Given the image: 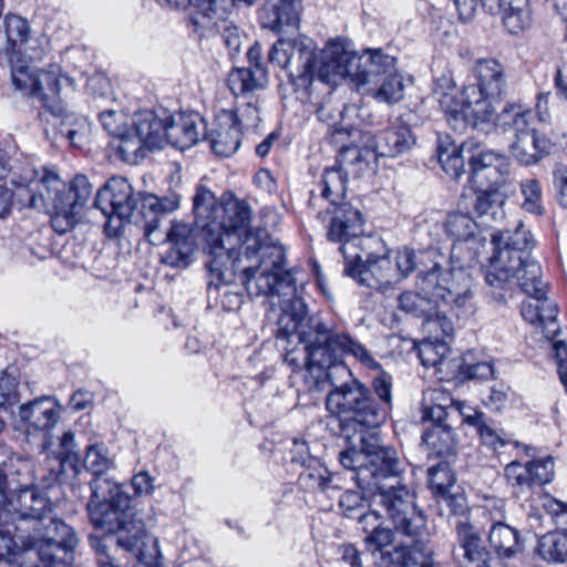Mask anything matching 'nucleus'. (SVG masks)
Segmentation results:
<instances>
[{"mask_svg":"<svg viewBox=\"0 0 567 567\" xmlns=\"http://www.w3.org/2000/svg\"><path fill=\"white\" fill-rule=\"evenodd\" d=\"M525 274L529 278L516 281V286L530 299L523 302L520 313L529 323L542 327L547 339L554 338L559 330L556 322L558 309L554 301L546 298L547 284L542 279L539 264H528Z\"/></svg>","mask_w":567,"mask_h":567,"instance_id":"16","label":"nucleus"},{"mask_svg":"<svg viewBox=\"0 0 567 567\" xmlns=\"http://www.w3.org/2000/svg\"><path fill=\"white\" fill-rule=\"evenodd\" d=\"M393 532L381 524H372L365 537L371 556L378 567H441L434 559L433 549L424 542L413 540L412 545L389 548Z\"/></svg>","mask_w":567,"mask_h":567,"instance_id":"15","label":"nucleus"},{"mask_svg":"<svg viewBox=\"0 0 567 567\" xmlns=\"http://www.w3.org/2000/svg\"><path fill=\"white\" fill-rule=\"evenodd\" d=\"M488 542L503 558H512L522 550L518 530L501 520H494L488 532Z\"/></svg>","mask_w":567,"mask_h":567,"instance_id":"44","label":"nucleus"},{"mask_svg":"<svg viewBox=\"0 0 567 567\" xmlns=\"http://www.w3.org/2000/svg\"><path fill=\"white\" fill-rule=\"evenodd\" d=\"M431 332L435 333L434 340L427 339L421 342L417 350L419 358L424 367H432L442 371L441 367L445 364L450 348L446 342L440 340L441 337H445L440 328Z\"/></svg>","mask_w":567,"mask_h":567,"instance_id":"50","label":"nucleus"},{"mask_svg":"<svg viewBox=\"0 0 567 567\" xmlns=\"http://www.w3.org/2000/svg\"><path fill=\"white\" fill-rule=\"evenodd\" d=\"M206 124L198 113H178L166 117L165 143L179 150L194 146L205 136Z\"/></svg>","mask_w":567,"mask_h":567,"instance_id":"26","label":"nucleus"},{"mask_svg":"<svg viewBox=\"0 0 567 567\" xmlns=\"http://www.w3.org/2000/svg\"><path fill=\"white\" fill-rule=\"evenodd\" d=\"M380 374L372 381V389L353 378L351 370L340 360L326 377L331 390L326 398V408L340 421L341 430L349 436L351 432H365L382 425L392 410L391 377L381 367L374 369Z\"/></svg>","mask_w":567,"mask_h":567,"instance_id":"3","label":"nucleus"},{"mask_svg":"<svg viewBox=\"0 0 567 567\" xmlns=\"http://www.w3.org/2000/svg\"><path fill=\"white\" fill-rule=\"evenodd\" d=\"M282 287L285 292L279 303L277 338L288 342L296 339L303 344L287 350L284 357L293 372L306 369L311 374L316 373V388L321 390L327 371L344 355H353L369 369L380 368L367 348L348 333L331 329L319 317H307V307L298 296L297 286L284 284Z\"/></svg>","mask_w":567,"mask_h":567,"instance_id":"2","label":"nucleus"},{"mask_svg":"<svg viewBox=\"0 0 567 567\" xmlns=\"http://www.w3.org/2000/svg\"><path fill=\"white\" fill-rule=\"evenodd\" d=\"M61 406L51 396L38 398L19 408L20 420L34 431H49L60 417Z\"/></svg>","mask_w":567,"mask_h":567,"instance_id":"33","label":"nucleus"},{"mask_svg":"<svg viewBox=\"0 0 567 567\" xmlns=\"http://www.w3.org/2000/svg\"><path fill=\"white\" fill-rule=\"evenodd\" d=\"M300 483L308 489L329 493L337 491L339 478L316 458H309L305 470L299 475Z\"/></svg>","mask_w":567,"mask_h":567,"instance_id":"45","label":"nucleus"},{"mask_svg":"<svg viewBox=\"0 0 567 567\" xmlns=\"http://www.w3.org/2000/svg\"><path fill=\"white\" fill-rule=\"evenodd\" d=\"M357 130L334 126L328 140L329 143L339 148L337 162L347 168H354L355 173H364L370 167L371 152L354 145Z\"/></svg>","mask_w":567,"mask_h":567,"instance_id":"29","label":"nucleus"},{"mask_svg":"<svg viewBox=\"0 0 567 567\" xmlns=\"http://www.w3.org/2000/svg\"><path fill=\"white\" fill-rule=\"evenodd\" d=\"M83 465L94 475L93 480L106 478L104 475L113 468L114 461L104 444L95 443L86 447Z\"/></svg>","mask_w":567,"mask_h":567,"instance_id":"52","label":"nucleus"},{"mask_svg":"<svg viewBox=\"0 0 567 567\" xmlns=\"http://www.w3.org/2000/svg\"><path fill=\"white\" fill-rule=\"evenodd\" d=\"M166 117L162 118L151 110L135 114L133 131L146 145L148 151L162 148L165 144Z\"/></svg>","mask_w":567,"mask_h":567,"instance_id":"40","label":"nucleus"},{"mask_svg":"<svg viewBox=\"0 0 567 567\" xmlns=\"http://www.w3.org/2000/svg\"><path fill=\"white\" fill-rule=\"evenodd\" d=\"M468 164L475 183L498 187L509 174V161L505 155L480 147L468 153Z\"/></svg>","mask_w":567,"mask_h":567,"instance_id":"25","label":"nucleus"},{"mask_svg":"<svg viewBox=\"0 0 567 567\" xmlns=\"http://www.w3.org/2000/svg\"><path fill=\"white\" fill-rule=\"evenodd\" d=\"M134 529L140 530V534L135 536L130 533L127 535L132 545L131 548H124L127 559L133 555L143 567H161L162 554L157 539L145 532L142 522H137Z\"/></svg>","mask_w":567,"mask_h":567,"instance_id":"41","label":"nucleus"},{"mask_svg":"<svg viewBox=\"0 0 567 567\" xmlns=\"http://www.w3.org/2000/svg\"><path fill=\"white\" fill-rule=\"evenodd\" d=\"M143 195L134 194L133 187L126 178L112 177L97 190L94 206L109 218V224L116 217L120 223L126 221L141 227L137 216L142 215L141 196Z\"/></svg>","mask_w":567,"mask_h":567,"instance_id":"18","label":"nucleus"},{"mask_svg":"<svg viewBox=\"0 0 567 567\" xmlns=\"http://www.w3.org/2000/svg\"><path fill=\"white\" fill-rule=\"evenodd\" d=\"M494 252L485 272L487 293L494 301L502 303L516 286V281L529 278L525 274L528 264H537L530 259L529 250L534 239L528 229L519 223L514 231L504 230L492 235Z\"/></svg>","mask_w":567,"mask_h":567,"instance_id":"7","label":"nucleus"},{"mask_svg":"<svg viewBox=\"0 0 567 567\" xmlns=\"http://www.w3.org/2000/svg\"><path fill=\"white\" fill-rule=\"evenodd\" d=\"M440 303L457 317L446 305L431 295L423 296L420 292L405 291L398 297L399 309L408 315L423 319L424 326L429 331H436L440 328L442 334L452 336L454 332L453 323L445 315L441 313L439 310Z\"/></svg>","mask_w":567,"mask_h":567,"instance_id":"22","label":"nucleus"},{"mask_svg":"<svg viewBox=\"0 0 567 567\" xmlns=\"http://www.w3.org/2000/svg\"><path fill=\"white\" fill-rule=\"evenodd\" d=\"M75 186L79 193L72 202L53 207L50 210L53 212L51 225L58 234H65L76 225L78 216L91 196L92 186L86 176L76 175Z\"/></svg>","mask_w":567,"mask_h":567,"instance_id":"31","label":"nucleus"},{"mask_svg":"<svg viewBox=\"0 0 567 567\" xmlns=\"http://www.w3.org/2000/svg\"><path fill=\"white\" fill-rule=\"evenodd\" d=\"M55 462L58 470L55 471L53 467L50 470L53 477L50 480L48 485H51L54 482H59L61 480V475L64 474L68 470L72 471L74 474L80 472V456L78 452L59 454V457L55 460Z\"/></svg>","mask_w":567,"mask_h":567,"instance_id":"62","label":"nucleus"},{"mask_svg":"<svg viewBox=\"0 0 567 567\" xmlns=\"http://www.w3.org/2000/svg\"><path fill=\"white\" fill-rule=\"evenodd\" d=\"M178 207L179 196L177 194L162 198L153 194H144L141 196L142 215L137 216V220H141V228L148 243L153 245L163 240L169 243L171 247L162 258L164 264L174 268H187L193 261L196 247L195 229L186 223L173 221L165 238L157 235L162 217Z\"/></svg>","mask_w":567,"mask_h":567,"instance_id":"8","label":"nucleus"},{"mask_svg":"<svg viewBox=\"0 0 567 567\" xmlns=\"http://www.w3.org/2000/svg\"><path fill=\"white\" fill-rule=\"evenodd\" d=\"M364 454L354 447L343 450L339 454V461L344 468L353 471L352 480L357 482L358 473L361 467L367 466Z\"/></svg>","mask_w":567,"mask_h":567,"instance_id":"64","label":"nucleus"},{"mask_svg":"<svg viewBox=\"0 0 567 567\" xmlns=\"http://www.w3.org/2000/svg\"><path fill=\"white\" fill-rule=\"evenodd\" d=\"M415 142L411 127L403 123H394L374 136L375 152L386 157H396L409 152Z\"/></svg>","mask_w":567,"mask_h":567,"instance_id":"35","label":"nucleus"},{"mask_svg":"<svg viewBox=\"0 0 567 567\" xmlns=\"http://www.w3.org/2000/svg\"><path fill=\"white\" fill-rule=\"evenodd\" d=\"M436 250L421 251L419 255L408 248L398 250L395 270L408 277L419 269L416 286L424 295L441 300L461 320H468L477 310L475 300V281L464 266H456V248L451 252L450 267L443 269L435 260Z\"/></svg>","mask_w":567,"mask_h":567,"instance_id":"4","label":"nucleus"},{"mask_svg":"<svg viewBox=\"0 0 567 567\" xmlns=\"http://www.w3.org/2000/svg\"><path fill=\"white\" fill-rule=\"evenodd\" d=\"M241 130L235 125V117L230 113L217 116L215 127L209 134L210 146L219 156H231L240 145Z\"/></svg>","mask_w":567,"mask_h":567,"instance_id":"38","label":"nucleus"},{"mask_svg":"<svg viewBox=\"0 0 567 567\" xmlns=\"http://www.w3.org/2000/svg\"><path fill=\"white\" fill-rule=\"evenodd\" d=\"M39 169L27 166L22 168V172L12 179V184L16 186V197L18 203L22 207H29V193H45V189L38 186Z\"/></svg>","mask_w":567,"mask_h":567,"instance_id":"54","label":"nucleus"},{"mask_svg":"<svg viewBox=\"0 0 567 567\" xmlns=\"http://www.w3.org/2000/svg\"><path fill=\"white\" fill-rule=\"evenodd\" d=\"M311 58L310 79L305 87L299 90L309 91L316 80L326 85L336 86L340 81L349 78L355 85V75L359 73V62H362L363 53L358 54L343 40H330L318 52L312 42Z\"/></svg>","mask_w":567,"mask_h":567,"instance_id":"14","label":"nucleus"},{"mask_svg":"<svg viewBox=\"0 0 567 567\" xmlns=\"http://www.w3.org/2000/svg\"><path fill=\"white\" fill-rule=\"evenodd\" d=\"M561 141H551L544 135H540L537 131L524 135L522 138L514 140L511 145V152L513 156L524 165H533L538 163L542 158L547 156L554 145H567V136L564 135Z\"/></svg>","mask_w":567,"mask_h":567,"instance_id":"36","label":"nucleus"},{"mask_svg":"<svg viewBox=\"0 0 567 567\" xmlns=\"http://www.w3.org/2000/svg\"><path fill=\"white\" fill-rule=\"evenodd\" d=\"M359 432L360 452L364 454L367 466L361 467L358 473L357 484L359 487L375 486V480L395 478L405 468V462L398 455L393 447L383 446L379 435L374 432Z\"/></svg>","mask_w":567,"mask_h":567,"instance_id":"17","label":"nucleus"},{"mask_svg":"<svg viewBox=\"0 0 567 567\" xmlns=\"http://www.w3.org/2000/svg\"><path fill=\"white\" fill-rule=\"evenodd\" d=\"M164 2L176 9L189 6V27L199 38L208 37L214 32L216 21L213 20L212 12L220 13L228 4L227 0H164Z\"/></svg>","mask_w":567,"mask_h":567,"instance_id":"30","label":"nucleus"},{"mask_svg":"<svg viewBox=\"0 0 567 567\" xmlns=\"http://www.w3.org/2000/svg\"><path fill=\"white\" fill-rule=\"evenodd\" d=\"M18 400L17 369L7 368L0 373V406L13 405Z\"/></svg>","mask_w":567,"mask_h":567,"instance_id":"58","label":"nucleus"},{"mask_svg":"<svg viewBox=\"0 0 567 567\" xmlns=\"http://www.w3.org/2000/svg\"><path fill=\"white\" fill-rule=\"evenodd\" d=\"M286 251L278 243L268 241L265 233H249L243 243L240 255L209 257L208 298L226 311L241 307L244 286L250 296L270 298L272 306L284 299V284L296 286L291 271L285 269Z\"/></svg>","mask_w":567,"mask_h":567,"instance_id":"1","label":"nucleus"},{"mask_svg":"<svg viewBox=\"0 0 567 567\" xmlns=\"http://www.w3.org/2000/svg\"><path fill=\"white\" fill-rule=\"evenodd\" d=\"M363 244L361 235L347 245V255L344 257V274L355 279L360 285L375 288L379 285L389 282L392 271L391 259L386 252L367 254V259L362 262L360 246Z\"/></svg>","mask_w":567,"mask_h":567,"instance_id":"21","label":"nucleus"},{"mask_svg":"<svg viewBox=\"0 0 567 567\" xmlns=\"http://www.w3.org/2000/svg\"><path fill=\"white\" fill-rule=\"evenodd\" d=\"M343 104L333 99L331 93L324 97L323 102L317 107L316 114L319 121L326 123L329 127L337 126L342 117Z\"/></svg>","mask_w":567,"mask_h":567,"instance_id":"59","label":"nucleus"},{"mask_svg":"<svg viewBox=\"0 0 567 567\" xmlns=\"http://www.w3.org/2000/svg\"><path fill=\"white\" fill-rule=\"evenodd\" d=\"M494 9L486 8L491 14H501L505 28L511 33L524 31L532 24L529 0H494Z\"/></svg>","mask_w":567,"mask_h":567,"instance_id":"39","label":"nucleus"},{"mask_svg":"<svg viewBox=\"0 0 567 567\" xmlns=\"http://www.w3.org/2000/svg\"><path fill=\"white\" fill-rule=\"evenodd\" d=\"M89 544L94 550L97 567H126L128 559L123 548L132 546L126 539L91 534Z\"/></svg>","mask_w":567,"mask_h":567,"instance_id":"37","label":"nucleus"},{"mask_svg":"<svg viewBox=\"0 0 567 567\" xmlns=\"http://www.w3.org/2000/svg\"><path fill=\"white\" fill-rule=\"evenodd\" d=\"M90 486L92 495L87 503V512L92 525L104 530L102 536L124 538L130 543V533L135 536L140 534V530L134 529L137 522L130 519L126 514L131 496L110 478L92 480Z\"/></svg>","mask_w":567,"mask_h":567,"instance_id":"10","label":"nucleus"},{"mask_svg":"<svg viewBox=\"0 0 567 567\" xmlns=\"http://www.w3.org/2000/svg\"><path fill=\"white\" fill-rule=\"evenodd\" d=\"M475 83L465 86V97L471 126L494 120L495 106L506 94L508 82L504 65L495 59H480L473 69Z\"/></svg>","mask_w":567,"mask_h":567,"instance_id":"11","label":"nucleus"},{"mask_svg":"<svg viewBox=\"0 0 567 567\" xmlns=\"http://www.w3.org/2000/svg\"><path fill=\"white\" fill-rule=\"evenodd\" d=\"M505 200V195L497 189L480 192L474 202V210L486 225L499 223L506 216L504 210Z\"/></svg>","mask_w":567,"mask_h":567,"instance_id":"49","label":"nucleus"},{"mask_svg":"<svg viewBox=\"0 0 567 567\" xmlns=\"http://www.w3.org/2000/svg\"><path fill=\"white\" fill-rule=\"evenodd\" d=\"M99 120L103 128L114 138L127 128L125 115L121 112L103 111L99 114Z\"/></svg>","mask_w":567,"mask_h":567,"instance_id":"61","label":"nucleus"},{"mask_svg":"<svg viewBox=\"0 0 567 567\" xmlns=\"http://www.w3.org/2000/svg\"><path fill=\"white\" fill-rule=\"evenodd\" d=\"M112 147L121 159L128 164H137L145 156V150H147L136 133L128 128L113 140Z\"/></svg>","mask_w":567,"mask_h":567,"instance_id":"51","label":"nucleus"},{"mask_svg":"<svg viewBox=\"0 0 567 567\" xmlns=\"http://www.w3.org/2000/svg\"><path fill=\"white\" fill-rule=\"evenodd\" d=\"M434 235L436 238V243L443 240V235L453 240L454 245L452 249L456 248V266H464L470 272V268L466 264V260H461L458 256V245L460 243H468V241H482V245L486 241V238L482 236L478 224L473 219L470 214L454 212L446 215L443 221L436 223L433 226V230L430 233ZM453 250H451L452 252Z\"/></svg>","mask_w":567,"mask_h":567,"instance_id":"23","label":"nucleus"},{"mask_svg":"<svg viewBox=\"0 0 567 567\" xmlns=\"http://www.w3.org/2000/svg\"><path fill=\"white\" fill-rule=\"evenodd\" d=\"M219 206L220 204H217L216 197L209 188L203 185L197 186L193 198V212L203 231L204 225L214 219Z\"/></svg>","mask_w":567,"mask_h":567,"instance_id":"53","label":"nucleus"},{"mask_svg":"<svg viewBox=\"0 0 567 567\" xmlns=\"http://www.w3.org/2000/svg\"><path fill=\"white\" fill-rule=\"evenodd\" d=\"M38 186L45 193H29V208L50 212L51 208L72 202L78 195L75 177L68 185L60 176L49 169L39 171Z\"/></svg>","mask_w":567,"mask_h":567,"instance_id":"24","label":"nucleus"},{"mask_svg":"<svg viewBox=\"0 0 567 567\" xmlns=\"http://www.w3.org/2000/svg\"><path fill=\"white\" fill-rule=\"evenodd\" d=\"M11 70V81L16 90L23 95L35 97L42 105L40 116L49 122L50 114L55 122L58 134L66 138L72 146H80L82 134L75 127L76 117L66 113L59 96L62 80L73 85V80L64 76L58 65L45 70L31 69L23 55L7 58Z\"/></svg>","mask_w":567,"mask_h":567,"instance_id":"5","label":"nucleus"},{"mask_svg":"<svg viewBox=\"0 0 567 567\" xmlns=\"http://www.w3.org/2000/svg\"><path fill=\"white\" fill-rule=\"evenodd\" d=\"M449 400V405L433 403L423 408L422 420L430 421L432 424L423 432L422 442L432 454L439 457L451 456L456 449L455 433L452 425L447 423L452 414H457L454 410L456 402Z\"/></svg>","mask_w":567,"mask_h":567,"instance_id":"20","label":"nucleus"},{"mask_svg":"<svg viewBox=\"0 0 567 567\" xmlns=\"http://www.w3.org/2000/svg\"><path fill=\"white\" fill-rule=\"evenodd\" d=\"M235 117V125L239 126L240 130L256 128L260 122L259 110L256 104L249 102L237 107L236 111H229Z\"/></svg>","mask_w":567,"mask_h":567,"instance_id":"60","label":"nucleus"},{"mask_svg":"<svg viewBox=\"0 0 567 567\" xmlns=\"http://www.w3.org/2000/svg\"><path fill=\"white\" fill-rule=\"evenodd\" d=\"M354 177L363 173H355L354 168H347L337 162L332 167L323 171L320 182V196L310 193L309 205L313 208L320 206L318 202H327L324 210H319L317 217L321 220L330 219L328 239L340 244L339 251L347 255V245L363 234L364 219L361 210L346 199L349 175Z\"/></svg>","mask_w":567,"mask_h":567,"instance_id":"6","label":"nucleus"},{"mask_svg":"<svg viewBox=\"0 0 567 567\" xmlns=\"http://www.w3.org/2000/svg\"><path fill=\"white\" fill-rule=\"evenodd\" d=\"M455 476L447 463H439L429 468V485L439 496H445L454 488Z\"/></svg>","mask_w":567,"mask_h":567,"instance_id":"56","label":"nucleus"},{"mask_svg":"<svg viewBox=\"0 0 567 567\" xmlns=\"http://www.w3.org/2000/svg\"><path fill=\"white\" fill-rule=\"evenodd\" d=\"M312 40L299 37L292 40L279 39L269 52V63L285 70L297 90L309 81Z\"/></svg>","mask_w":567,"mask_h":567,"instance_id":"19","label":"nucleus"},{"mask_svg":"<svg viewBox=\"0 0 567 567\" xmlns=\"http://www.w3.org/2000/svg\"><path fill=\"white\" fill-rule=\"evenodd\" d=\"M520 193L524 198L522 203L523 209L530 214L540 215L543 206L539 183L533 178L523 181L520 183Z\"/></svg>","mask_w":567,"mask_h":567,"instance_id":"57","label":"nucleus"},{"mask_svg":"<svg viewBox=\"0 0 567 567\" xmlns=\"http://www.w3.org/2000/svg\"><path fill=\"white\" fill-rule=\"evenodd\" d=\"M214 219L204 225V240L208 257H231L240 255L243 243L249 233H265L268 241L275 243L265 229H249L251 210L241 199L230 196L216 210Z\"/></svg>","mask_w":567,"mask_h":567,"instance_id":"9","label":"nucleus"},{"mask_svg":"<svg viewBox=\"0 0 567 567\" xmlns=\"http://www.w3.org/2000/svg\"><path fill=\"white\" fill-rule=\"evenodd\" d=\"M505 476L509 484L522 491L543 486L554 477V461L550 456L525 464L513 461L506 465Z\"/></svg>","mask_w":567,"mask_h":567,"instance_id":"27","label":"nucleus"},{"mask_svg":"<svg viewBox=\"0 0 567 567\" xmlns=\"http://www.w3.org/2000/svg\"><path fill=\"white\" fill-rule=\"evenodd\" d=\"M339 506L344 516L354 519L363 512V497L359 492L346 491L339 499Z\"/></svg>","mask_w":567,"mask_h":567,"instance_id":"63","label":"nucleus"},{"mask_svg":"<svg viewBox=\"0 0 567 567\" xmlns=\"http://www.w3.org/2000/svg\"><path fill=\"white\" fill-rule=\"evenodd\" d=\"M538 551L545 560L564 561L567 558V536L560 533L546 534L539 540Z\"/></svg>","mask_w":567,"mask_h":567,"instance_id":"55","label":"nucleus"},{"mask_svg":"<svg viewBox=\"0 0 567 567\" xmlns=\"http://www.w3.org/2000/svg\"><path fill=\"white\" fill-rule=\"evenodd\" d=\"M456 85L451 75L443 74L435 79L433 84V94L444 111L449 125L454 130L462 132L471 125V116L467 114L466 101L463 96L462 102L455 97Z\"/></svg>","mask_w":567,"mask_h":567,"instance_id":"28","label":"nucleus"},{"mask_svg":"<svg viewBox=\"0 0 567 567\" xmlns=\"http://www.w3.org/2000/svg\"><path fill=\"white\" fill-rule=\"evenodd\" d=\"M456 540L464 551L465 567H492L493 558L483 546L475 526L465 520L455 522Z\"/></svg>","mask_w":567,"mask_h":567,"instance_id":"32","label":"nucleus"},{"mask_svg":"<svg viewBox=\"0 0 567 567\" xmlns=\"http://www.w3.org/2000/svg\"><path fill=\"white\" fill-rule=\"evenodd\" d=\"M268 82L265 68H236L228 76V86L234 95H240L264 89Z\"/></svg>","mask_w":567,"mask_h":567,"instance_id":"47","label":"nucleus"},{"mask_svg":"<svg viewBox=\"0 0 567 567\" xmlns=\"http://www.w3.org/2000/svg\"><path fill=\"white\" fill-rule=\"evenodd\" d=\"M396 59L385 54L381 49H369L363 52L355 75V87L364 96L379 103L395 104L404 96V83L396 71Z\"/></svg>","mask_w":567,"mask_h":567,"instance_id":"12","label":"nucleus"},{"mask_svg":"<svg viewBox=\"0 0 567 567\" xmlns=\"http://www.w3.org/2000/svg\"><path fill=\"white\" fill-rule=\"evenodd\" d=\"M264 28L280 31L284 25L293 24L297 21L295 0H270L261 14Z\"/></svg>","mask_w":567,"mask_h":567,"instance_id":"48","label":"nucleus"},{"mask_svg":"<svg viewBox=\"0 0 567 567\" xmlns=\"http://www.w3.org/2000/svg\"><path fill=\"white\" fill-rule=\"evenodd\" d=\"M3 25L7 37L4 49L7 58L23 55V47L31 38L29 21L18 14L9 13L4 18Z\"/></svg>","mask_w":567,"mask_h":567,"instance_id":"46","label":"nucleus"},{"mask_svg":"<svg viewBox=\"0 0 567 567\" xmlns=\"http://www.w3.org/2000/svg\"><path fill=\"white\" fill-rule=\"evenodd\" d=\"M480 143L474 138H468L456 145L449 136H440L437 138V159L443 171L452 176L458 178L464 172L465 155L477 150Z\"/></svg>","mask_w":567,"mask_h":567,"instance_id":"34","label":"nucleus"},{"mask_svg":"<svg viewBox=\"0 0 567 567\" xmlns=\"http://www.w3.org/2000/svg\"><path fill=\"white\" fill-rule=\"evenodd\" d=\"M530 118V110L525 109L520 104L508 103L498 114H494L492 123L504 133L512 134L514 141L536 131L529 127Z\"/></svg>","mask_w":567,"mask_h":567,"instance_id":"42","label":"nucleus"},{"mask_svg":"<svg viewBox=\"0 0 567 567\" xmlns=\"http://www.w3.org/2000/svg\"><path fill=\"white\" fill-rule=\"evenodd\" d=\"M391 480L379 478L375 486L360 488L370 494V506L382 508L398 532L410 537L420 536L425 520L414 505L413 495L399 481L390 484Z\"/></svg>","mask_w":567,"mask_h":567,"instance_id":"13","label":"nucleus"},{"mask_svg":"<svg viewBox=\"0 0 567 567\" xmlns=\"http://www.w3.org/2000/svg\"><path fill=\"white\" fill-rule=\"evenodd\" d=\"M454 410L462 417V422L474 427L478 433L483 444L497 450L506 444L503 434L493 429L482 411L476 410L463 402L456 401Z\"/></svg>","mask_w":567,"mask_h":567,"instance_id":"43","label":"nucleus"}]
</instances>
